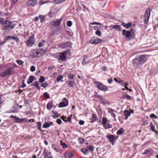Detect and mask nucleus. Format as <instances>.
I'll use <instances>...</instances> for the list:
<instances>
[{"label": "nucleus", "instance_id": "f257e3e1", "mask_svg": "<svg viewBox=\"0 0 158 158\" xmlns=\"http://www.w3.org/2000/svg\"><path fill=\"white\" fill-rule=\"evenodd\" d=\"M147 57L145 55H140L133 60L132 65L134 67L137 68L145 63Z\"/></svg>", "mask_w": 158, "mask_h": 158}, {"label": "nucleus", "instance_id": "f03ea898", "mask_svg": "<svg viewBox=\"0 0 158 158\" xmlns=\"http://www.w3.org/2000/svg\"><path fill=\"white\" fill-rule=\"evenodd\" d=\"M45 53L44 50L42 48L38 49H33L31 50L29 52L30 56L34 58H38L42 56Z\"/></svg>", "mask_w": 158, "mask_h": 158}, {"label": "nucleus", "instance_id": "7ed1b4c3", "mask_svg": "<svg viewBox=\"0 0 158 158\" xmlns=\"http://www.w3.org/2000/svg\"><path fill=\"white\" fill-rule=\"evenodd\" d=\"M2 24L4 27V29L6 32H9L10 31L14 28L15 25L13 24L12 23L6 20L3 22Z\"/></svg>", "mask_w": 158, "mask_h": 158}, {"label": "nucleus", "instance_id": "20e7f679", "mask_svg": "<svg viewBox=\"0 0 158 158\" xmlns=\"http://www.w3.org/2000/svg\"><path fill=\"white\" fill-rule=\"evenodd\" d=\"M14 68L13 67L10 68L6 71L1 73L0 76L2 77H5L6 76L11 75L14 72Z\"/></svg>", "mask_w": 158, "mask_h": 158}, {"label": "nucleus", "instance_id": "39448f33", "mask_svg": "<svg viewBox=\"0 0 158 158\" xmlns=\"http://www.w3.org/2000/svg\"><path fill=\"white\" fill-rule=\"evenodd\" d=\"M150 15V10L149 8H148L146 10L144 16V22L145 24H147L148 22L149 17Z\"/></svg>", "mask_w": 158, "mask_h": 158}, {"label": "nucleus", "instance_id": "423d86ee", "mask_svg": "<svg viewBox=\"0 0 158 158\" xmlns=\"http://www.w3.org/2000/svg\"><path fill=\"white\" fill-rule=\"evenodd\" d=\"M34 35L33 34L30 36L28 39V40L26 41V44L27 46L28 47H31L34 44L35 40L34 39Z\"/></svg>", "mask_w": 158, "mask_h": 158}, {"label": "nucleus", "instance_id": "0eeeda50", "mask_svg": "<svg viewBox=\"0 0 158 158\" xmlns=\"http://www.w3.org/2000/svg\"><path fill=\"white\" fill-rule=\"evenodd\" d=\"M98 88L100 90L106 91L108 90V87L106 86L103 85L101 82L97 81L96 83Z\"/></svg>", "mask_w": 158, "mask_h": 158}, {"label": "nucleus", "instance_id": "6e6552de", "mask_svg": "<svg viewBox=\"0 0 158 158\" xmlns=\"http://www.w3.org/2000/svg\"><path fill=\"white\" fill-rule=\"evenodd\" d=\"M102 40L96 37L92 38L90 40V43L92 44H96L101 42Z\"/></svg>", "mask_w": 158, "mask_h": 158}, {"label": "nucleus", "instance_id": "1a4fd4ad", "mask_svg": "<svg viewBox=\"0 0 158 158\" xmlns=\"http://www.w3.org/2000/svg\"><path fill=\"white\" fill-rule=\"evenodd\" d=\"M108 113L110 114L111 116L113 117L114 119V120L116 121V119L115 118L116 115L115 113H117V112L115 110L112 109V108H110L108 109Z\"/></svg>", "mask_w": 158, "mask_h": 158}, {"label": "nucleus", "instance_id": "9d476101", "mask_svg": "<svg viewBox=\"0 0 158 158\" xmlns=\"http://www.w3.org/2000/svg\"><path fill=\"white\" fill-rule=\"evenodd\" d=\"M72 43L69 41L65 42L59 46L60 48H69L71 47L72 45Z\"/></svg>", "mask_w": 158, "mask_h": 158}, {"label": "nucleus", "instance_id": "9b49d317", "mask_svg": "<svg viewBox=\"0 0 158 158\" xmlns=\"http://www.w3.org/2000/svg\"><path fill=\"white\" fill-rule=\"evenodd\" d=\"M60 57L59 60H61L63 61H64L66 58V51H64L62 52L59 53Z\"/></svg>", "mask_w": 158, "mask_h": 158}, {"label": "nucleus", "instance_id": "f8f14e48", "mask_svg": "<svg viewBox=\"0 0 158 158\" xmlns=\"http://www.w3.org/2000/svg\"><path fill=\"white\" fill-rule=\"evenodd\" d=\"M11 118H14V122L15 123H20L23 121H24L25 120H26L25 118H22L21 119L18 118L16 116H14L13 115H11L10 116Z\"/></svg>", "mask_w": 158, "mask_h": 158}, {"label": "nucleus", "instance_id": "ddd939ff", "mask_svg": "<svg viewBox=\"0 0 158 158\" xmlns=\"http://www.w3.org/2000/svg\"><path fill=\"white\" fill-rule=\"evenodd\" d=\"M64 100L65 101V102H61L59 104V107H63L65 106H66L68 105V101L67 99L64 98Z\"/></svg>", "mask_w": 158, "mask_h": 158}, {"label": "nucleus", "instance_id": "4468645a", "mask_svg": "<svg viewBox=\"0 0 158 158\" xmlns=\"http://www.w3.org/2000/svg\"><path fill=\"white\" fill-rule=\"evenodd\" d=\"M123 35L124 36H125L127 38H130L131 36L130 31H127L125 29L123 30Z\"/></svg>", "mask_w": 158, "mask_h": 158}, {"label": "nucleus", "instance_id": "2eb2a0df", "mask_svg": "<svg viewBox=\"0 0 158 158\" xmlns=\"http://www.w3.org/2000/svg\"><path fill=\"white\" fill-rule=\"evenodd\" d=\"M37 3L36 0H30L27 2V4L29 6H34Z\"/></svg>", "mask_w": 158, "mask_h": 158}, {"label": "nucleus", "instance_id": "dca6fc26", "mask_svg": "<svg viewBox=\"0 0 158 158\" xmlns=\"http://www.w3.org/2000/svg\"><path fill=\"white\" fill-rule=\"evenodd\" d=\"M73 156L72 152L69 151H66L65 152L64 157L65 158H71Z\"/></svg>", "mask_w": 158, "mask_h": 158}, {"label": "nucleus", "instance_id": "f3484780", "mask_svg": "<svg viewBox=\"0 0 158 158\" xmlns=\"http://www.w3.org/2000/svg\"><path fill=\"white\" fill-rule=\"evenodd\" d=\"M100 98L101 100V103L102 104L104 105L110 104L109 102L102 97L100 96Z\"/></svg>", "mask_w": 158, "mask_h": 158}, {"label": "nucleus", "instance_id": "a211bd4d", "mask_svg": "<svg viewBox=\"0 0 158 158\" xmlns=\"http://www.w3.org/2000/svg\"><path fill=\"white\" fill-rule=\"evenodd\" d=\"M62 19L60 18V19L57 20L56 21L53 22V25L54 26L56 27L59 25L62 21Z\"/></svg>", "mask_w": 158, "mask_h": 158}, {"label": "nucleus", "instance_id": "6ab92c4d", "mask_svg": "<svg viewBox=\"0 0 158 158\" xmlns=\"http://www.w3.org/2000/svg\"><path fill=\"white\" fill-rule=\"evenodd\" d=\"M89 61L88 59V57L85 55L84 56L82 61V64L83 65H85L89 63Z\"/></svg>", "mask_w": 158, "mask_h": 158}, {"label": "nucleus", "instance_id": "aec40b11", "mask_svg": "<svg viewBox=\"0 0 158 158\" xmlns=\"http://www.w3.org/2000/svg\"><path fill=\"white\" fill-rule=\"evenodd\" d=\"M107 138L109 141L112 143V145H114V143H113L114 140V137L113 135H108L107 136Z\"/></svg>", "mask_w": 158, "mask_h": 158}, {"label": "nucleus", "instance_id": "412c9836", "mask_svg": "<svg viewBox=\"0 0 158 158\" xmlns=\"http://www.w3.org/2000/svg\"><path fill=\"white\" fill-rule=\"evenodd\" d=\"M122 25L127 28H129L132 26V24L131 22H129L127 24H126L124 22L122 23Z\"/></svg>", "mask_w": 158, "mask_h": 158}, {"label": "nucleus", "instance_id": "4be33fe9", "mask_svg": "<svg viewBox=\"0 0 158 158\" xmlns=\"http://www.w3.org/2000/svg\"><path fill=\"white\" fill-rule=\"evenodd\" d=\"M53 125V123L52 122H47L43 125V127L44 128H47L49 127L50 126Z\"/></svg>", "mask_w": 158, "mask_h": 158}, {"label": "nucleus", "instance_id": "5701e85b", "mask_svg": "<svg viewBox=\"0 0 158 158\" xmlns=\"http://www.w3.org/2000/svg\"><path fill=\"white\" fill-rule=\"evenodd\" d=\"M39 82L37 81H36L34 82L33 83L31 84V86H33L36 87L38 88L39 90L40 89V88L39 86Z\"/></svg>", "mask_w": 158, "mask_h": 158}, {"label": "nucleus", "instance_id": "b1692460", "mask_svg": "<svg viewBox=\"0 0 158 158\" xmlns=\"http://www.w3.org/2000/svg\"><path fill=\"white\" fill-rule=\"evenodd\" d=\"M97 116L94 114H93L91 118V120L90 121V123H93L95 121L96 119H97Z\"/></svg>", "mask_w": 158, "mask_h": 158}, {"label": "nucleus", "instance_id": "393cba45", "mask_svg": "<svg viewBox=\"0 0 158 158\" xmlns=\"http://www.w3.org/2000/svg\"><path fill=\"white\" fill-rule=\"evenodd\" d=\"M66 0H54L53 3L56 4H59L64 2Z\"/></svg>", "mask_w": 158, "mask_h": 158}, {"label": "nucleus", "instance_id": "a878e982", "mask_svg": "<svg viewBox=\"0 0 158 158\" xmlns=\"http://www.w3.org/2000/svg\"><path fill=\"white\" fill-rule=\"evenodd\" d=\"M81 151L85 155H87L89 153V151L88 149L86 148H82L81 149Z\"/></svg>", "mask_w": 158, "mask_h": 158}, {"label": "nucleus", "instance_id": "bb28decb", "mask_svg": "<svg viewBox=\"0 0 158 158\" xmlns=\"http://www.w3.org/2000/svg\"><path fill=\"white\" fill-rule=\"evenodd\" d=\"M53 105V103L52 102H49L48 103L47 106V108L49 110H50L52 108Z\"/></svg>", "mask_w": 158, "mask_h": 158}, {"label": "nucleus", "instance_id": "cd10ccee", "mask_svg": "<svg viewBox=\"0 0 158 158\" xmlns=\"http://www.w3.org/2000/svg\"><path fill=\"white\" fill-rule=\"evenodd\" d=\"M33 77L32 76H29L27 80V83L28 84H30L33 81Z\"/></svg>", "mask_w": 158, "mask_h": 158}, {"label": "nucleus", "instance_id": "c85d7f7f", "mask_svg": "<svg viewBox=\"0 0 158 158\" xmlns=\"http://www.w3.org/2000/svg\"><path fill=\"white\" fill-rule=\"evenodd\" d=\"M44 158H53V157L51 155V153L49 152L44 156Z\"/></svg>", "mask_w": 158, "mask_h": 158}, {"label": "nucleus", "instance_id": "c756f323", "mask_svg": "<svg viewBox=\"0 0 158 158\" xmlns=\"http://www.w3.org/2000/svg\"><path fill=\"white\" fill-rule=\"evenodd\" d=\"M86 148L88 149V151L89 150L90 151H93L94 149V147L92 145H90L87 146Z\"/></svg>", "mask_w": 158, "mask_h": 158}, {"label": "nucleus", "instance_id": "7c9ffc66", "mask_svg": "<svg viewBox=\"0 0 158 158\" xmlns=\"http://www.w3.org/2000/svg\"><path fill=\"white\" fill-rule=\"evenodd\" d=\"M45 42V41L44 40H42L38 44V46L39 47H41L44 46V43Z\"/></svg>", "mask_w": 158, "mask_h": 158}, {"label": "nucleus", "instance_id": "2f4dec72", "mask_svg": "<svg viewBox=\"0 0 158 158\" xmlns=\"http://www.w3.org/2000/svg\"><path fill=\"white\" fill-rule=\"evenodd\" d=\"M150 126L151 127V130L153 131L156 132V131L154 129L155 127L154 125L152 123V122L150 123Z\"/></svg>", "mask_w": 158, "mask_h": 158}, {"label": "nucleus", "instance_id": "473e14b6", "mask_svg": "<svg viewBox=\"0 0 158 158\" xmlns=\"http://www.w3.org/2000/svg\"><path fill=\"white\" fill-rule=\"evenodd\" d=\"M124 114L125 117H128L130 115V113L128 110H125L124 111Z\"/></svg>", "mask_w": 158, "mask_h": 158}, {"label": "nucleus", "instance_id": "72a5a7b5", "mask_svg": "<svg viewBox=\"0 0 158 158\" xmlns=\"http://www.w3.org/2000/svg\"><path fill=\"white\" fill-rule=\"evenodd\" d=\"M103 126L104 127L105 129H107L108 128H111L112 127V126L110 124H106L104 125Z\"/></svg>", "mask_w": 158, "mask_h": 158}, {"label": "nucleus", "instance_id": "f704fd0d", "mask_svg": "<svg viewBox=\"0 0 158 158\" xmlns=\"http://www.w3.org/2000/svg\"><path fill=\"white\" fill-rule=\"evenodd\" d=\"M120 26L119 25H115L112 27V28L118 31L120 30Z\"/></svg>", "mask_w": 158, "mask_h": 158}, {"label": "nucleus", "instance_id": "c9c22d12", "mask_svg": "<svg viewBox=\"0 0 158 158\" xmlns=\"http://www.w3.org/2000/svg\"><path fill=\"white\" fill-rule=\"evenodd\" d=\"M45 81V77L43 76H41L40 77V78L39 79V82L41 83H42L44 82Z\"/></svg>", "mask_w": 158, "mask_h": 158}, {"label": "nucleus", "instance_id": "e433bc0d", "mask_svg": "<svg viewBox=\"0 0 158 158\" xmlns=\"http://www.w3.org/2000/svg\"><path fill=\"white\" fill-rule=\"evenodd\" d=\"M60 143L63 148L68 147L67 145L65 143H63L62 141L61 140H60Z\"/></svg>", "mask_w": 158, "mask_h": 158}, {"label": "nucleus", "instance_id": "4c0bfd02", "mask_svg": "<svg viewBox=\"0 0 158 158\" xmlns=\"http://www.w3.org/2000/svg\"><path fill=\"white\" fill-rule=\"evenodd\" d=\"M123 128H121L117 131V134L118 135H121L123 133Z\"/></svg>", "mask_w": 158, "mask_h": 158}, {"label": "nucleus", "instance_id": "58836bf2", "mask_svg": "<svg viewBox=\"0 0 158 158\" xmlns=\"http://www.w3.org/2000/svg\"><path fill=\"white\" fill-rule=\"evenodd\" d=\"M107 121V119L106 118H102V124L103 125V126L106 124Z\"/></svg>", "mask_w": 158, "mask_h": 158}, {"label": "nucleus", "instance_id": "ea45409f", "mask_svg": "<svg viewBox=\"0 0 158 158\" xmlns=\"http://www.w3.org/2000/svg\"><path fill=\"white\" fill-rule=\"evenodd\" d=\"M123 97L124 98H126L128 100H131L132 99L131 97L127 94H125V95L123 96Z\"/></svg>", "mask_w": 158, "mask_h": 158}, {"label": "nucleus", "instance_id": "a19ab883", "mask_svg": "<svg viewBox=\"0 0 158 158\" xmlns=\"http://www.w3.org/2000/svg\"><path fill=\"white\" fill-rule=\"evenodd\" d=\"M16 62L19 65H22L23 63V61L21 60H16Z\"/></svg>", "mask_w": 158, "mask_h": 158}, {"label": "nucleus", "instance_id": "79ce46f5", "mask_svg": "<svg viewBox=\"0 0 158 158\" xmlns=\"http://www.w3.org/2000/svg\"><path fill=\"white\" fill-rule=\"evenodd\" d=\"M36 125L38 128V129L40 130H41V122H37L36 123Z\"/></svg>", "mask_w": 158, "mask_h": 158}, {"label": "nucleus", "instance_id": "37998d69", "mask_svg": "<svg viewBox=\"0 0 158 158\" xmlns=\"http://www.w3.org/2000/svg\"><path fill=\"white\" fill-rule=\"evenodd\" d=\"M119 81H118V84L122 86H123L124 85V83L123 81L121 80L120 79L118 78Z\"/></svg>", "mask_w": 158, "mask_h": 158}, {"label": "nucleus", "instance_id": "c03bdc74", "mask_svg": "<svg viewBox=\"0 0 158 158\" xmlns=\"http://www.w3.org/2000/svg\"><path fill=\"white\" fill-rule=\"evenodd\" d=\"M68 77L70 79H73L74 78V76L72 73H69L68 74Z\"/></svg>", "mask_w": 158, "mask_h": 158}, {"label": "nucleus", "instance_id": "a18cd8bd", "mask_svg": "<svg viewBox=\"0 0 158 158\" xmlns=\"http://www.w3.org/2000/svg\"><path fill=\"white\" fill-rule=\"evenodd\" d=\"M39 17L40 19V22H42L44 20V16L42 15H40L39 16Z\"/></svg>", "mask_w": 158, "mask_h": 158}, {"label": "nucleus", "instance_id": "49530a36", "mask_svg": "<svg viewBox=\"0 0 158 158\" xmlns=\"http://www.w3.org/2000/svg\"><path fill=\"white\" fill-rule=\"evenodd\" d=\"M68 84L71 87H72L73 86V82H74L73 81H68Z\"/></svg>", "mask_w": 158, "mask_h": 158}, {"label": "nucleus", "instance_id": "de8ad7c7", "mask_svg": "<svg viewBox=\"0 0 158 158\" xmlns=\"http://www.w3.org/2000/svg\"><path fill=\"white\" fill-rule=\"evenodd\" d=\"M95 34L96 35L98 36H100L101 35V31L99 30H98L95 32Z\"/></svg>", "mask_w": 158, "mask_h": 158}, {"label": "nucleus", "instance_id": "09e8293b", "mask_svg": "<svg viewBox=\"0 0 158 158\" xmlns=\"http://www.w3.org/2000/svg\"><path fill=\"white\" fill-rule=\"evenodd\" d=\"M63 78V77L62 75H59L57 78V81H61Z\"/></svg>", "mask_w": 158, "mask_h": 158}, {"label": "nucleus", "instance_id": "8fccbe9b", "mask_svg": "<svg viewBox=\"0 0 158 158\" xmlns=\"http://www.w3.org/2000/svg\"><path fill=\"white\" fill-rule=\"evenodd\" d=\"M72 24V22L71 21H68L67 22V25L69 27H70Z\"/></svg>", "mask_w": 158, "mask_h": 158}, {"label": "nucleus", "instance_id": "3c124183", "mask_svg": "<svg viewBox=\"0 0 158 158\" xmlns=\"http://www.w3.org/2000/svg\"><path fill=\"white\" fill-rule=\"evenodd\" d=\"M71 117H72V116H71V117H68V118H66L65 122H69L70 123H71Z\"/></svg>", "mask_w": 158, "mask_h": 158}, {"label": "nucleus", "instance_id": "603ef678", "mask_svg": "<svg viewBox=\"0 0 158 158\" xmlns=\"http://www.w3.org/2000/svg\"><path fill=\"white\" fill-rule=\"evenodd\" d=\"M8 38H11V39L13 40H15L16 41H18L19 40L18 37H17L9 36Z\"/></svg>", "mask_w": 158, "mask_h": 158}, {"label": "nucleus", "instance_id": "864d4df0", "mask_svg": "<svg viewBox=\"0 0 158 158\" xmlns=\"http://www.w3.org/2000/svg\"><path fill=\"white\" fill-rule=\"evenodd\" d=\"M52 112L54 114L53 116L54 118H56V117H59V116L58 115V113L57 112L52 111Z\"/></svg>", "mask_w": 158, "mask_h": 158}, {"label": "nucleus", "instance_id": "5fc2aeb1", "mask_svg": "<svg viewBox=\"0 0 158 158\" xmlns=\"http://www.w3.org/2000/svg\"><path fill=\"white\" fill-rule=\"evenodd\" d=\"M150 117L152 118H154L156 119L157 118V117L154 114H152L150 115Z\"/></svg>", "mask_w": 158, "mask_h": 158}, {"label": "nucleus", "instance_id": "6e6d98bb", "mask_svg": "<svg viewBox=\"0 0 158 158\" xmlns=\"http://www.w3.org/2000/svg\"><path fill=\"white\" fill-rule=\"evenodd\" d=\"M48 86V84L47 83H44L41 84V86L44 88Z\"/></svg>", "mask_w": 158, "mask_h": 158}, {"label": "nucleus", "instance_id": "4d7b16f0", "mask_svg": "<svg viewBox=\"0 0 158 158\" xmlns=\"http://www.w3.org/2000/svg\"><path fill=\"white\" fill-rule=\"evenodd\" d=\"M113 79L112 78H110L107 79V81L109 84H111L113 81Z\"/></svg>", "mask_w": 158, "mask_h": 158}, {"label": "nucleus", "instance_id": "13d9d810", "mask_svg": "<svg viewBox=\"0 0 158 158\" xmlns=\"http://www.w3.org/2000/svg\"><path fill=\"white\" fill-rule=\"evenodd\" d=\"M44 96L47 98H48L50 97L49 95L48 94L47 92L44 93Z\"/></svg>", "mask_w": 158, "mask_h": 158}, {"label": "nucleus", "instance_id": "bf43d9fd", "mask_svg": "<svg viewBox=\"0 0 158 158\" xmlns=\"http://www.w3.org/2000/svg\"><path fill=\"white\" fill-rule=\"evenodd\" d=\"M79 143L80 144H82L84 142V139L82 138H79Z\"/></svg>", "mask_w": 158, "mask_h": 158}, {"label": "nucleus", "instance_id": "052dcab7", "mask_svg": "<svg viewBox=\"0 0 158 158\" xmlns=\"http://www.w3.org/2000/svg\"><path fill=\"white\" fill-rule=\"evenodd\" d=\"M35 67L33 66L32 65L31 66V68H30V70L31 72H34L35 71Z\"/></svg>", "mask_w": 158, "mask_h": 158}, {"label": "nucleus", "instance_id": "680f3d73", "mask_svg": "<svg viewBox=\"0 0 158 158\" xmlns=\"http://www.w3.org/2000/svg\"><path fill=\"white\" fill-rule=\"evenodd\" d=\"M34 119H30L29 120H27L26 119V120H25L24 121V122H33L34 121Z\"/></svg>", "mask_w": 158, "mask_h": 158}, {"label": "nucleus", "instance_id": "e2e57ef3", "mask_svg": "<svg viewBox=\"0 0 158 158\" xmlns=\"http://www.w3.org/2000/svg\"><path fill=\"white\" fill-rule=\"evenodd\" d=\"M61 120L59 118L56 120V123L59 124H60L61 123Z\"/></svg>", "mask_w": 158, "mask_h": 158}, {"label": "nucleus", "instance_id": "0e129e2a", "mask_svg": "<svg viewBox=\"0 0 158 158\" xmlns=\"http://www.w3.org/2000/svg\"><path fill=\"white\" fill-rule=\"evenodd\" d=\"M85 122L83 120H80L79 123L81 125H83L84 124Z\"/></svg>", "mask_w": 158, "mask_h": 158}, {"label": "nucleus", "instance_id": "69168bd1", "mask_svg": "<svg viewBox=\"0 0 158 158\" xmlns=\"http://www.w3.org/2000/svg\"><path fill=\"white\" fill-rule=\"evenodd\" d=\"M100 28V27H98L97 26H94V29L95 30H98V29Z\"/></svg>", "mask_w": 158, "mask_h": 158}, {"label": "nucleus", "instance_id": "338daca9", "mask_svg": "<svg viewBox=\"0 0 158 158\" xmlns=\"http://www.w3.org/2000/svg\"><path fill=\"white\" fill-rule=\"evenodd\" d=\"M66 117H64V116H62L61 117V118L62 119L63 121H64L65 122L66 120Z\"/></svg>", "mask_w": 158, "mask_h": 158}, {"label": "nucleus", "instance_id": "774afa93", "mask_svg": "<svg viewBox=\"0 0 158 158\" xmlns=\"http://www.w3.org/2000/svg\"><path fill=\"white\" fill-rule=\"evenodd\" d=\"M18 1L19 0H12V4H15L17 3Z\"/></svg>", "mask_w": 158, "mask_h": 158}]
</instances>
